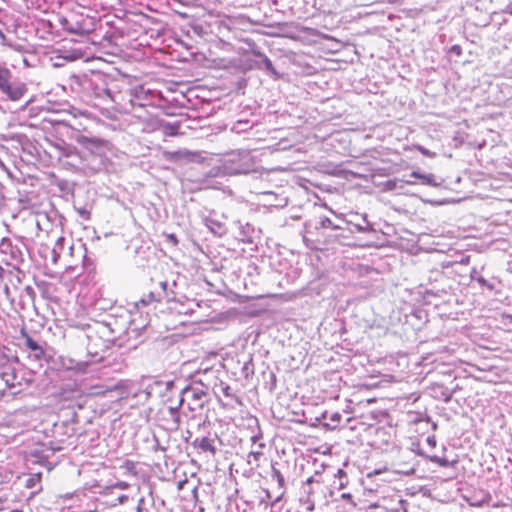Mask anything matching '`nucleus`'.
<instances>
[{
	"label": "nucleus",
	"instance_id": "1",
	"mask_svg": "<svg viewBox=\"0 0 512 512\" xmlns=\"http://www.w3.org/2000/svg\"><path fill=\"white\" fill-rule=\"evenodd\" d=\"M129 488V484L125 481L117 482L114 485L106 486L100 495L103 498V503L107 506L115 507L126 503L130 497L123 493V491Z\"/></svg>",
	"mask_w": 512,
	"mask_h": 512
},
{
	"label": "nucleus",
	"instance_id": "2",
	"mask_svg": "<svg viewBox=\"0 0 512 512\" xmlns=\"http://www.w3.org/2000/svg\"><path fill=\"white\" fill-rule=\"evenodd\" d=\"M0 91L11 101L20 100L28 91L27 85L24 82H12L5 85Z\"/></svg>",
	"mask_w": 512,
	"mask_h": 512
},
{
	"label": "nucleus",
	"instance_id": "3",
	"mask_svg": "<svg viewBox=\"0 0 512 512\" xmlns=\"http://www.w3.org/2000/svg\"><path fill=\"white\" fill-rule=\"evenodd\" d=\"M15 382L16 375L14 369L10 365H3L0 368V399L8 389L15 386Z\"/></svg>",
	"mask_w": 512,
	"mask_h": 512
},
{
	"label": "nucleus",
	"instance_id": "4",
	"mask_svg": "<svg viewBox=\"0 0 512 512\" xmlns=\"http://www.w3.org/2000/svg\"><path fill=\"white\" fill-rule=\"evenodd\" d=\"M86 18L82 15H73L71 20H66V29L74 34H88L90 29L87 27Z\"/></svg>",
	"mask_w": 512,
	"mask_h": 512
},
{
	"label": "nucleus",
	"instance_id": "5",
	"mask_svg": "<svg viewBox=\"0 0 512 512\" xmlns=\"http://www.w3.org/2000/svg\"><path fill=\"white\" fill-rule=\"evenodd\" d=\"M21 337L25 340V346L34 352L33 356L36 360H41L45 356V350L40 346L26 331L25 328L20 330Z\"/></svg>",
	"mask_w": 512,
	"mask_h": 512
},
{
	"label": "nucleus",
	"instance_id": "6",
	"mask_svg": "<svg viewBox=\"0 0 512 512\" xmlns=\"http://www.w3.org/2000/svg\"><path fill=\"white\" fill-rule=\"evenodd\" d=\"M76 141L82 147H84L86 149H90V150L99 149V148H102V147H105L108 145L107 140H104V139L98 138V137H87L84 135H79L76 138Z\"/></svg>",
	"mask_w": 512,
	"mask_h": 512
},
{
	"label": "nucleus",
	"instance_id": "7",
	"mask_svg": "<svg viewBox=\"0 0 512 512\" xmlns=\"http://www.w3.org/2000/svg\"><path fill=\"white\" fill-rule=\"evenodd\" d=\"M193 445L203 453H209L212 456H214L216 453L214 439L209 436L195 439Z\"/></svg>",
	"mask_w": 512,
	"mask_h": 512
},
{
	"label": "nucleus",
	"instance_id": "8",
	"mask_svg": "<svg viewBox=\"0 0 512 512\" xmlns=\"http://www.w3.org/2000/svg\"><path fill=\"white\" fill-rule=\"evenodd\" d=\"M162 300V294L160 292L151 291L144 295L140 300L135 302L136 309H141L156 303H160Z\"/></svg>",
	"mask_w": 512,
	"mask_h": 512
},
{
	"label": "nucleus",
	"instance_id": "9",
	"mask_svg": "<svg viewBox=\"0 0 512 512\" xmlns=\"http://www.w3.org/2000/svg\"><path fill=\"white\" fill-rule=\"evenodd\" d=\"M411 177L419 179L421 183L425 185H436L435 176L433 174H422L420 172L413 171L411 173Z\"/></svg>",
	"mask_w": 512,
	"mask_h": 512
},
{
	"label": "nucleus",
	"instance_id": "10",
	"mask_svg": "<svg viewBox=\"0 0 512 512\" xmlns=\"http://www.w3.org/2000/svg\"><path fill=\"white\" fill-rule=\"evenodd\" d=\"M11 79V71L7 67L0 65V89L3 88L5 85L9 84V81H11Z\"/></svg>",
	"mask_w": 512,
	"mask_h": 512
},
{
	"label": "nucleus",
	"instance_id": "11",
	"mask_svg": "<svg viewBox=\"0 0 512 512\" xmlns=\"http://www.w3.org/2000/svg\"><path fill=\"white\" fill-rule=\"evenodd\" d=\"M348 236L345 235L344 233H338V234H333V235H329L327 237V239L325 240V244L329 245V244H340V245H344L345 244V239H347Z\"/></svg>",
	"mask_w": 512,
	"mask_h": 512
},
{
	"label": "nucleus",
	"instance_id": "12",
	"mask_svg": "<svg viewBox=\"0 0 512 512\" xmlns=\"http://www.w3.org/2000/svg\"><path fill=\"white\" fill-rule=\"evenodd\" d=\"M189 153L187 151H167V152H164V156L167 160H171V161H177L179 159H182L186 156H188Z\"/></svg>",
	"mask_w": 512,
	"mask_h": 512
},
{
	"label": "nucleus",
	"instance_id": "13",
	"mask_svg": "<svg viewBox=\"0 0 512 512\" xmlns=\"http://www.w3.org/2000/svg\"><path fill=\"white\" fill-rule=\"evenodd\" d=\"M254 54H255L256 56L262 57V58H263V60H262V61H263V64H264L265 68H266L269 72H271L272 74L277 75V72H276V70H275V68H274V66H273V64H272V62H271V60H270L267 56H265V55H264V54H262L261 52H254Z\"/></svg>",
	"mask_w": 512,
	"mask_h": 512
},
{
	"label": "nucleus",
	"instance_id": "14",
	"mask_svg": "<svg viewBox=\"0 0 512 512\" xmlns=\"http://www.w3.org/2000/svg\"><path fill=\"white\" fill-rule=\"evenodd\" d=\"M412 148L417 150L418 152H420L422 155L429 157V158H435L437 155L435 152L430 151L429 149H427L421 145H418V144L413 145Z\"/></svg>",
	"mask_w": 512,
	"mask_h": 512
},
{
	"label": "nucleus",
	"instance_id": "15",
	"mask_svg": "<svg viewBox=\"0 0 512 512\" xmlns=\"http://www.w3.org/2000/svg\"><path fill=\"white\" fill-rule=\"evenodd\" d=\"M429 459L431 462L436 463L441 467H447L450 464L446 458H441L438 456H431Z\"/></svg>",
	"mask_w": 512,
	"mask_h": 512
},
{
	"label": "nucleus",
	"instance_id": "16",
	"mask_svg": "<svg viewBox=\"0 0 512 512\" xmlns=\"http://www.w3.org/2000/svg\"><path fill=\"white\" fill-rule=\"evenodd\" d=\"M320 227L324 228V229H327V228L336 229L337 228V226L334 225L333 222L327 217L321 219Z\"/></svg>",
	"mask_w": 512,
	"mask_h": 512
},
{
	"label": "nucleus",
	"instance_id": "17",
	"mask_svg": "<svg viewBox=\"0 0 512 512\" xmlns=\"http://www.w3.org/2000/svg\"><path fill=\"white\" fill-rule=\"evenodd\" d=\"M164 236L166 238V241L168 243H170L171 245H173V246H177L178 245L179 241H178V238H177V236L175 234H173V233H165Z\"/></svg>",
	"mask_w": 512,
	"mask_h": 512
},
{
	"label": "nucleus",
	"instance_id": "18",
	"mask_svg": "<svg viewBox=\"0 0 512 512\" xmlns=\"http://www.w3.org/2000/svg\"><path fill=\"white\" fill-rule=\"evenodd\" d=\"M341 499L346 500L347 502H349L353 508L357 507V504L354 501L352 494H350V493H342L341 494Z\"/></svg>",
	"mask_w": 512,
	"mask_h": 512
},
{
	"label": "nucleus",
	"instance_id": "19",
	"mask_svg": "<svg viewBox=\"0 0 512 512\" xmlns=\"http://www.w3.org/2000/svg\"><path fill=\"white\" fill-rule=\"evenodd\" d=\"M450 52L458 57H460L463 53L462 47L458 44L451 46Z\"/></svg>",
	"mask_w": 512,
	"mask_h": 512
},
{
	"label": "nucleus",
	"instance_id": "20",
	"mask_svg": "<svg viewBox=\"0 0 512 512\" xmlns=\"http://www.w3.org/2000/svg\"><path fill=\"white\" fill-rule=\"evenodd\" d=\"M177 127H174V126H168L166 127L165 129V134L166 135H169V136H175L177 134Z\"/></svg>",
	"mask_w": 512,
	"mask_h": 512
},
{
	"label": "nucleus",
	"instance_id": "21",
	"mask_svg": "<svg viewBox=\"0 0 512 512\" xmlns=\"http://www.w3.org/2000/svg\"><path fill=\"white\" fill-rule=\"evenodd\" d=\"M331 420L333 422L339 423L341 420V415L339 413H333L331 416Z\"/></svg>",
	"mask_w": 512,
	"mask_h": 512
},
{
	"label": "nucleus",
	"instance_id": "22",
	"mask_svg": "<svg viewBox=\"0 0 512 512\" xmlns=\"http://www.w3.org/2000/svg\"><path fill=\"white\" fill-rule=\"evenodd\" d=\"M80 215L83 216L85 219H89L90 218V212L86 211V210H80L79 211Z\"/></svg>",
	"mask_w": 512,
	"mask_h": 512
},
{
	"label": "nucleus",
	"instance_id": "23",
	"mask_svg": "<svg viewBox=\"0 0 512 512\" xmlns=\"http://www.w3.org/2000/svg\"><path fill=\"white\" fill-rule=\"evenodd\" d=\"M125 467H126L127 469H131V468H133V467H134V463H133L132 461H126V462H125Z\"/></svg>",
	"mask_w": 512,
	"mask_h": 512
},
{
	"label": "nucleus",
	"instance_id": "24",
	"mask_svg": "<svg viewBox=\"0 0 512 512\" xmlns=\"http://www.w3.org/2000/svg\"><path fill=\"white\" fill-rule=\"evenodd\" d=\"M186 482L187 480L178 482V489L181 490Z\"/></svg>",
	"mask_w": 512,
	"mask_h": 512
},
{
	"label": "nucleus",
	"instance_id": "25",
	"mask_svg": "<svg viewBox=\"0 0 512 512\" xmlns=\"http://www.w3.org/2000/svg\"><path fill=\"white\" fill-rule=\"evenodd\" d=\"M379 505L378 503H372L370 505L367 506V508H377Z\"/></svg>",
	"mask_w": 512,
	"mask_h": 512
},
{
	"label": "nucleus",
	"instance_id": "26",
	"mask_svg": "<svg viewBox=\"0 0 512 512\" xmlns=\"http://www.w3.org/2000/svg\"><path fill=\"white\" fill-rule=\"evenodd\" d=\"M161 286H162V289L165 291L166 287H167V283L166 282H161Z\"/></svg>",
	"mask_w": 512,
	"mask_h": 512
},
{
	"label": "nucleus",
	"instance_id": "27",
	"mask_svg": "<svg viewBox=\"0 0 512 512\" xmlns=\"http://www.w3.org/2000/svg\"><path fill=\"white\" fill-rule=\"evenodd\" d=\"M428 442L429 444L435 445V440H431L430 438H428Z\"/></svg>",
	"mask_w": 512,
	"mask_h": 512
}]
</instances>
